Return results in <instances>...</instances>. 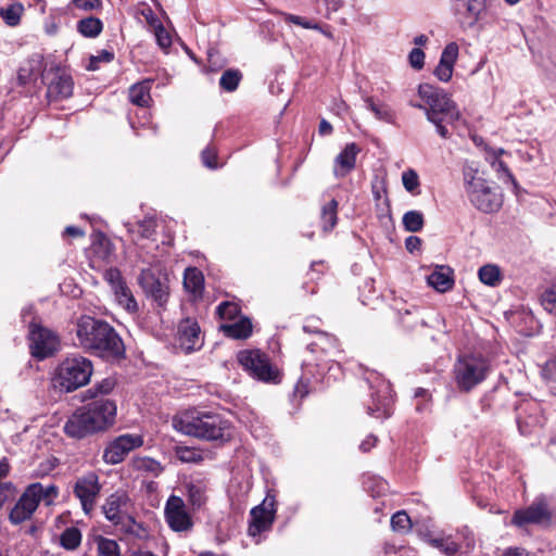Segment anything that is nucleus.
Wrapping results in <instances>:
<instances>
[{"mask_svg": "<svg viewBox=\"0 0 556 556\" xmlns=\"http://www.w3.org/2000/svg\"><path fill=\"white\" fill-rule=\"evenodd\" d=\"M427 282L438 292H447L454 286V271L448 266L438 265L428 275Z\"/></svg>", "mask_w": 556, "mask_h": 556, "instance_id": "5701e85b", "label": "nucleus"}, {"mask_svg": "<svg viewBox=\"0 0 556 556\" xmlns=\"http://www.w3.org/2000/svg\"><path fill=\"white\" fill-rule=\"evenodd\" d=\"M105 280L110 283L112 290L118 288V286H123L125 281L118 269L110 268L104 274Z\"/></svg>", "mask_w": 556, "mask_h": 556, "instance_id": "864d4df0", "label": "nucleus"}, {"mask_svg": "<svg viewBox=\"0 0 556 556\" xmlns=\"http://www.w3.org/2000/svg\"><path fill=\"white\" fill-rule=\"evenodd\" d=\"M177 456L184 463H198L202 458L199 452L189 447L179 448Z\"/></svg>", "mask_w": 556, "mask_h": 556, "instance_id": "603ef678", "label": "nucleus"}, {"mask_svg": "<svg viewBox=\"0 0 556 556\" xmlns=\"http://www.w3.org/2000/svg\"><path fill=\"white\" fill-rule=\"evenodd\" d=\"M338 202L331 199L321 207V225L324 231L328 232L333 229L338 220Z\"/></svg>", "mask_w": 556, "mask_h": 556, "instance_id": "c85d7f7f", "label": "nucleus"}, {"mask_svg": "<svg viewBox=\"0 0 556 556\" xmlns=\"http://www.w3.org/2000/svg\"><path fill=\"white\" fill-rule=\"evenodd\" d=\"M58 494L59 490L52 483L36 482L29 484L10 510L9 521L18 526L30 520L41 502L49 506L58 497Z\"/></svg>", "mask_w": 556, "mask_h": 556, "instance_id": "39448f33", "label": "nucleus"}, {"mask_svg": "<svg viewBox=\"0 0 556 556\" xmlns=\"http://www.w3.org/2000/svg\"><path fill=\"white\" fill-rule=\"evenodd\" d=\"M184 286L193 295H201L204 288L203 274L195 267L187 268L184 275Z\"/></svg>", "mask_w": 556, "mask_h": 556, "instance_id": "bb28decb", "label": "nucleus"}, {"mask_svg": "<svg viewBox=\"0 0 556 556\" xmlns=\"http://www.w3.org/2000/svg\"><path fill=\"white\" fill-rule=\"evenodd\" d=\"M430 123L435 126L438 134L442 138H448L450 137L448 129L443 125V123H446V117L445 116L439 117V122H430Z\"/></svg>", "mask_w": 556, "mask_h": 556, "instance_id": "69168bd1", "label": "nucleus"}, {"mask_svg": "<svg viewBox=\"0 0 556 556\" xmlns=\"http://www.w3.org/2000/svg\"><path fill=\"white\" fill-rule=\"evenodd\" d=\"M128 232L132 236V241L138 244L140 239H151L155 232L156 220L153 217H146L136 224H125Z\"/></svg>", "mask_w": 556, "mask_h": 556, "instance_id": "393cba45", "label": "nucleus"}, {"mask_svg": "<svg viewBox=\"0 0 556 556\" xmlns=\"http://www.w3.org/2000/svg\"><path fill=\"white\" fill-rule=\"evenodd\" d=\"M96 542L99 556H122L115 540L99 536Z\"/></svg>", "mask_w": 556, "mask_h": 556, "instance_id": "c9c22d12", "label": "nucleus"}, {"mask_svg": "<svg viewBox=\"0 0 556 556\" xmlns=\"http://www.w3.org/2000/svg\"><path fill=\"white\" fill-rule=\"evenodd\" d=\"M219 329L228 338L235 340H247L252 336L253 325L249 317L240 316L236 320L222 324Z\"/></svg>", "mask_w": 556, "mask_h": 556, "instance_id": "b1692460", "label": "nucleus"}, {"mask_svg": "<svg viewBox=\"0 0 556 556\" xmlns=\"http://www.w3.org/2000/svg\"><path fill=\"white\" fill-rule=\"evenodd\" d=\"M151 31H153L156 42L162 49H168L172 46V37L163 24H160V27H155Z\"/></svg>", "mask_w": 556, "mask_h": 556, "instance_id": "09e8293b", "label": "nucleus"}, {"mask_svg": "<svg viewBox=\"0 0 556 556\" xmlns=\"http://www.w3.org/2000/svg\"><path fill=\"white\" fill-rule=\"evenodd\" d=\"M132 466L135 469L140 471H148L157 476L162 471V466L159 462L153 458L143 456L136 457L132 459Z\"/></svg>", "mask_w": 556, "mask_h": 556, "instance_id": "e433bc0d", "label": "nucleus"}, {"mask_svg": "<svg viewBox=\"0 0 556 556\" xmlns=\"http://www.w3.org/2000/svg\"><path fill=\"white\" fill-rule=\"evenodd\" d=\"M81 538V532L78 528H66L60 535V545L67 551H74L80 545Z\"/></svg>", "mask_w": 556, "mask_h": 556, "instance_id": "473e14b6", "label": "nucleus"}, {"mask_svg": "<svg viewBox=\"0 0 556 556\" xmlns=\"http://www.w3.org/2000/svg\"><path fill=\"white\" fill-rule=\"evenodd\" d=\"M175 430L206 441H229L232 437L231 424L223 416L199 409H187L173 417Z\"/></svg>", "mask_w": 556, "mask_h": 556, "instance_id": "f03ea898", "label": "nucleus"}, {"mask_svg": "<svg viewBox=\"0 0 556 556\" xmlns=\"http://www.w3.org/2000/svg\"><path fill=\"white\" fill-rule=\"evenodd\" d=\"M152 83L153 80L146 79L134 84L128 92L130 102L138 106H148L152 101L150 93Z\"/></svg>", "mask_w": 556, "mask_h": 556, "instance_id": "a878e982", "label": "nucleus"}, {"mask_svg": "<svg viewBox=\"0 0 556 556\" xmlns=\"http://www.w3.org/2000/svg\"><path fill=\"white\" fill-rule=\"evenodd\" d=\"M317 3L321 2L327 12H336L338 11L342 5V0H316Z\"/></svg>", "mask_w": 556, "mask_h": 556, "instance_id": "338daca9", "label": "nucleus"}, {"mask_svg": "<svg viewBox=\"0 0 556 556\" xmlns=\"http://www.w3.org/2000/svg\"><path fill=\"white\" fill-rule=\"evenodd\" d=\"M371 191H372V195H374L375 200H377V201L384 200L386 203L388 202L387 187H386L384 180L377 179L376 181H374L372 186H371Z\"/></svg>", "mask_w": 556, "mask_h": 556, "instance_id": "5fc2aeb1", "label": "nucleus"}, {"mask_svg": "<svg viewBox=\"0 0 556 556\" xmlns=\"http://www.w3.org/2000/svg\"><path fill=\"white\" fill-rule=\"evenodd\" d=\"M430 543L448 556L455 555L459 549L458 544L454 542L451 538L432 539Z\"/></svg>", "mask_w": 556, "mask_h": 556, "instance_id": "79ce46f5", "label": "nucleus"}, {"mask_svg": "<svg viewBox=\"0 0 556 556\" xmlns=\"http://www.w3.org/2000/svg\"><path fill=\"white\" fill-rule=\"evenodd\" d=\"M139 285L159 306H164L169 296L167 278L157 276L152 268L142 269L138 278Z\"/></svg>", "mask_w": 556, "mask_h": 556, "instance_id": "dca6fc26", "label": "nucleus"}, {"mask_svg": "<svg viewBox=\"0 0 556 556\" xmlns=\"http://www.w3.org/2000/svg\"><path fill=\"white\" fill-rule=\"evenodd\" d=\"M466 9L467 14L472 20L471 24H475L485 8L486 0H457Z\"/></svg>", "mask_w": 556, "mask_h": 556, "instance_id": "ea45409f", "label": "nucleus"}, {"mask_svg": "<svg viewBox=\"0 0 556 556\" xmlns=\"http://www.w3.org/2000/svg\"><path fill=\"white\" fill-rule=\"evenodd\" d=\"M241 79V72L239 70L230 68L223 73L219 79V86L223 90L227 92H232L238 88Z\"/></svg>", "mask_w": 556, "mask_h": 556, "instance_id": "72a5a7b5", "label": "nucleus"}, {"mask_svg": "<svg viewBox=\"0 0 556 556\" xmlns=\"http://www.w3.org/2000/svg\"><path fill=\"white\" fill-rule=\"evenodd\" d=\"M128 503V496L125 493H113L111 494L103 505L102 509L108 520L114 525H119L126 517L129 521L132 519L125 514V507Z\"/></svg>", "mask_w": 556, "mask_h": 556, "instance_id": "412c9836", "label": "nucleus"}, {"mask_svg": "<svg viewBox=\"0 0 556 556\" xmlns=\"http://www.w3.org/2000/svg\"><path fill=\"white\" fill-rule=\"evenodd\" d=\"M28 339L30 353L38 359L52 356L60 349L58 334L36 323L29 325Z\"/></svg>", "mask_w": 556, "mask_h": 556, "instance_id": "f8f14e48", "label": "nucleus"}, {"mask_svg": "<svg viewBox=\"0 0 556 556\" xmlns=\"http://www.w3.org/2000/svg\"><path fill=\"white\" fill-rule=\"evenodd\" d=\"M483 151L485 161L496 173L498 179L505 182H511L514 186H517L516 179L510 173L507 164L502 160V156L508 155V152L503 148H493L488 144H483Z\"/></svg>", "mask_w": 556, "mask_h": 556, "instance_id": "6ab92c4d", "label": "nucleus"}, {"mask_svg": "<svg viewBox=\"0 0 556 556\" xmlns=\"http://www.w3.org/2000/svg\"><path fill=\"white\" fill-rule=\"evenodd\" d=\"M116 301L129 313H136L138 311V304L130 291V289L124 283L114 289Z\"/></svg>", "mask_w": 556, "mask_h": 556, "instance_id": "c756f323", "label": "nucleus"}, {"mask_svg": "<svg viewBox=\"0 0 556 556\" xmlns=\"http://www.w3.org/2000/svg\"><path fill=\"white\" fill-rule=\"evenodd\" d=\"M548 519V510L544 501H535L525 509H519L514 514L511 522L518 527L529 523H540Z\"/></svg>", "mask_w": 556, "mask_h": 556, "instance_id": "aec40b11", "label": "nucleus"}, {"mask_svg": "<svg viewBox=\"0 0 556 556\" xmlns=\"http://www.w3.org/2000/svg\"><path fill=\"white\" fill-rule=\"evenodd\" d=\"M201 156H202V162L206 167H208V168L217 167V162H216L217 155H216V151L213 148L207 147L206 149H204Z\"/></svg>", "mask_w": 556, "mask_h": 556, "instance_id": "4d7b16f0", "label": "nucleus"}, {"mask_svg": "<svg viewBox=\"0 0 556 556\" xmlns=\"http://www.w3.org/2000/svg\"><path fill=\"white\" fill-rule=\"evenodd\" d=\"M458 55L459 46L456 42L452 41L444 47L439 61L455 66Z\"/></svg>", "mask_w": 556, "mask_h": 556, "instance_id": "c03bdc74", "label": "nucleus"}, {"mask_svg": "<svg viewBox=\"0 0 556 556\" xmlns=\"http://www.w3.org/2000/svg\"><path fill=\"white\" fill-rule=\"evenodd\" d=\"M410 311H406L401 315V323L407 328H414L418 323L422 321L419 316H413Z\"/></svg>", "mask_w": 556, "mask_h": 556, "instance_id": "680f3d73", "label": "nucleus"}, {"mask_svg": "<svg viewBox=\"0 0 556 556\" xmlns=\"http://www.w3.org/2000/svg\"><path fill=\"white\" fill-rule=\"evenodd\" d=\"M103 24L98 17H86L78 22L77 29L84 36L88 38H94L102 31Z\"/></svg>", "mask_w": 556, "mask_h": 556, "instance_id": "7c9ffc66", "label": "nucleus"}, {"mask_svg": "<svg viewBox=\"0 0 556 556\" xmlns=\"http://www.w3.org/2000/svg\"><path fill=\"white\" fill-rule=\"evenodd\" d=\"M478 277L483 285L496 287L502 281V271L495 264H485L479 268Z\"/></svg>", "mask_w": 556, "mask_h": 556, "instance_id": "cd10ccee", "label": "nucleus"}, {"mask_svg": "<svg viewBox=\"0 0 556 556\" xmlns=\"http://www.w3.org/2000/svg\"><path fill=\"white\" fill-rule=\"evenodd\" d=\"M402 184L406 191L413 193L419 187V177L416 170L409 168L402 174Z\"/></svg>", "mask_w": 556, "mask_h": 556, "instance_id": "a18cd8bd", "label": "nucleus"}, {"mask_svg": "<svg viewBox=\"0 0 556 556\" xmlns=\"http://www.w3.org/2000/svg\"><path fill=\"white\" fill-rule=\"evenodd\" d=\"M75 345L103 358H118L124 355L122 339L106 321L81 316L75 325Z\"/></svg>", "mask_w": 556, "mask_h": 556, "instance_id": "f257e3e1", "label": "nucleus"}, {"mask_svg": "<svg viewBox=\"0 0 556 556\" xmlns=\"http://www.w3.org/2000/svg\"><path fill=\"white\" fill-rule=\"evenodd\" d=\"M189 500L193 506H201L204 503V493L200 486H189Z\"/></svg>", "mask_w": 556, "mask_h": 556, "instance_id": "6e6d98bb", "label": "nucleus"}, {"mask_svg": "<svg viewBox=\"0 0 556 556\" xmlns=\"http://www.w3.org/2000/svg\"><path fill=\"white\" fill-rule=\"evenodd\" d=\"M366 108L374 113L376 118L391 123L393 119V112L391 109L386 104H378L376 103L372 98L366 97L365 98Z\"/></svg>", "mask_w": 556, "mask_h": 556, "instance_id": "f704fd0d", "label": "nucleus"}, {"mask_svg": "<svg viewBox=\"0 0 556 556\" xmlns=\"http://www.w3.org/2000/svg\"><path fill=\"white\" fill-rule=\"evenodd\" d=\"M421 245V240L418 237L410 236L405 240V248L410 253L418 251Z\"/></svg>", "mask_w": 556, "mask_h": 556, "instance_id": "0e129e2a", "label": "nucleus"}, {"mask_svg": "<svg viewBox=\"0 0 556 556\" xmlns=\"http://www.w3.org/2000/svg\"><path fill=\"white\" fill-rule=\"evenodd\" d=\"M391 527L396 532H407L412 528V521L406 511L400 510L395 513L391 518Z\"/></svg>", "mask_w": 556, "mask_h": 556, "instance_id": "a19ab883", "label": "nucleus"}, {"mask_svg": "<svg viewBox=\"0 0 556 556\" xmlns=\"http://www.w3.org/2000/svg\"><path fill=\"white\" fill-rule=\"evenodd\" d=\"M143 442V437L140 434H122L105 447L103 459L106 464H119L131 451L141 447Z\"/></svg>", "mask_w": 556, "mask_h": 556, "instance_id": "2eb2a0df", "label": "nucleus"}, {"mask_svg": "<svg viewBox=\"0 0 556 556\" xmlns=\"http://www.w3.org/2000/svg\"><path fill=\"white\" fill-rule=\"evenodd\" d=\"M74 5L77 9L90 11L99 7V0H73Z\"/></svg>", "mask_w": 556, "mask_h": 556, "instance_id": "e2e57ef3", "label": "nucleus"}, {"mask_svg": "<svg viewBox=\"0 0 556 556\" xmlns=\"http://www.w3.org/2000/svg\"><path fill=\"white\" fill-rule=\"evenodd\" d=\"M100 492L99 477L93 471L78 477L73 486V493L79 500L81 509L86 515H90L94 509Z\"/></svg>", "mask_w": 556, "mask_h": 556, "instance_id": "4468645a", "label": "nucleus"}, {"mask_svg": "<svg viewBox=\"0 0 556 556\" xmlns=\"http://www.w3.org/2000/svg\"><path fill=\"white\" fill-rule=\"evenodd\" d=\"M420 103L410 102L413 108L425 111L429 122H439V117H446V124L453 125L460 117L456 103L442 88L428 83L420 84L417 88Z\"/></svg>", "mask_w": 556, "mask_h": 556, "instance_id": "20e7f679", "label": "nucleus"}, {"mask_svg": "<svg viewBox=\"0 0 556 556\" xmlns=\"http://www.w3.org/2000/svg\"><path fill=\"white\" fill-rule=\"evenodd\" d=\"M42 79L47 84V98L50 102L68 99L73 94L74 83L72 76L60 65L51 64L45 68Z\"/></svg>", "mask_w": 556, "mask_h": 556, "instance_id": "9b49d317", "label": "nucleus"}, {"mask_svg": "<svg viewBox=\"0 0 556 556\" xmlns=\"http://www.w3.org/2000/svg\"><path fill=\"white\" fill-rule=\"evenodd\" d=\"M377 443V438L375 435H368L359 445V450L363 453L369 452Z\"/></svg>", "mask_w": 556, "mask_h": 556, "instance_id": "774afa93", "label": "nucleus"}, {"mask_svg": "<svg viewBox=\"0 0 556 556\" xmlns=\"http://www.w3.org/2000/svg\"><path fill=\"white\" fill-rule=\"evenodd\" d=\"M116 405L110 400H96L78 408L65 422L64 431L71 438L80 439L105 430L114 424Z\"/></svg>", "mask_w": 556, "mask_h": 556, "instance_id": "7ed1b4c3", "label": "nucleus"}, {"mask_svg": "<svg viewBox=\"0 0 556 556\" xmlns=\"http://www.w3.org/2000/svg\"><path fill=\"white\" fill-rule=\"evenodd\" d=\"M454 66L439 61L433 71V75L442 83H447L452 79Z\"/></svg>", "mask_w": 556, "mask_h": 556, "instance_id": "de8ad7c7", "label": "nucleus"}, {"mask_svg": "<svg viewBox=\"0 0 556 556\" xmlns=\"http://www.w3.org/2000/svg\"><path fill=\"white\" fill-rule=\"evenodd\" d=\"M490 371L489 362L477 355H465L454 366L455 382L460 391L469 392L481 383Z\"/></svg>", "mask_w": 556, "mask_h": 556, "instance_id": "0eeeda50", "label": "nucleus"}, {"mask_svg": "<svg viewBox=\"0 0 556 556\" xmlns=\"http://www.w3.org/2000/svg\"><path fill=\"white\" fill-rule=\"evenodd\" d=\"M138 15L144 20V22L149 26L150 30H152L155 27H160V24H162V22L157 17V15L153 12V10L149 5H142L138 10Z\"/></svg>", "mask_w": 556, "mask_h": 556, "instance_id": "49530a36", "label": "nucleus"}, {"mask_svg": "<svg viewBox=\"0 0 556 556\" xmlns=\"http://www.w3.org/2000/svg\"><path fill=\"white\" fill-rule=\"evenodd\" d=\"M24 7L20 2L12 3L7 8H0V16L8 26L14 27L20 24Z\"/></svg>", "mask_w": 556, "mask_h": 556, "instance_id": "2f4dec72", "label": "nucleus"}, {"mask_svg": "<svg viewBox=\"0 0 556 556\" xmlns=\"http://www.w3.org/2000/svg\"><path fill=\"white\" fill-rule=\"evenodd\" d=\"M541 304L549 314H556V285L548 287L541 295Z\"/></svg>", "mask_w": 556, "mask_h": 556, "instance_id": "37998d69", "label": "nucleus"}, {"mask_svg": "<svg viewBox=\"0 0 556 556\" xmlns=\"http://www.w3.org/2000/svg\"><path fill=\"white\" fill-rule=\"evenodd\" d=\"M425 52L420 48H414L408 54V63L414 70L420 71L425 66Z\"/></svg>", "mask_w": 556, "mask_h": 556, "instance_id": "8fccbe9b", "label": "nucleus"}, {"mask_svg": "<svg viewBox=\"0 0 556 556\" xmlns=\"http://www.w3.org/2000/svg\"><path fill=\"white\" fill-rule=\"evenodd\" d=\"M177 341L186 353L199 350L203 340L198 321L191 318L182 319L177 328Z\"/></svg>", "mask_w": 556, "mask_h": 556, "instance_id": "a211bd4d", "label": "nucleus"}, {"mask_svg": "<svg viewBox=\"0 0 556 556\" xmlns=\"http://www.w3.org/2000/svg\"><path fill=\"white\" fill-rule=\"evenodd\" d=\"M217 315L226 323H230L240 317V307L232 302H223L216 308Z\"/></svg>", "mask_w": 556, "mask_h": 556, "instance_id": "58836bf2", "label": "nucleus"}, {"mask_svg": "<svg viewBox=\"0 0 556 556\" xmlns=\"http://www.w3.org/2000/svg\"><path fill=\"white\" fill-rule=\"evenodd\" d=\"M92 371V363L87 357L68 356L55 368L54 386L65 392L75 391L89 382Z\"/></svg>", "mask_w": 556, "mask_h": 556, "instance_id": "423d86ee", "label": "nucleus"}, {"mask_svg": "<svg viewBox=\"0 0 556 556\" xmlns=\"http://www.w3.org/2000/svg\"><path fill=\"white\" fill-rule=\"evenodd\" d=\"M283 18L286 22H289V23H292V24H295V25H299L303 28H306V29H318V25L316 23H313L308 20H305L301 16H298V15H293V14H289V13H283Z\"/></svg>", "mask_w": 556, "mask_h": 556, "instance_id": "3c124183", "label": "nucleus"}, {"mask_svg": "<svg viewBox=\"0 0 556 556\" xmlns=\"http://www.w3.org/2000/svg\"><path fill=\"white\" fill-rule=\"evenodd\" d=\"M370 393V403L367 404V414L377 418H388L392 414V389L389 381L377 372H370L366 378Z\"/></svg>", "mask_w": 556, "mask_h": 556, "instance_id": "6e6552de", "label": "nucleus"}, {"mask_svg": "<svg viewBox=\"0 0 556 556\" xmlns=\"http://www.w3.org/2000/svg\"><path fill=\"white\" fill-rule=\"evenodd\" d=\"M114 58V54L108 50H102L98 55L92 56L90 59V65L88 66V70L96 71L97 63L98 62H111Z\"/></svg>", "mask_w": 556, "mask_h": 556, "instance_id": "13d9d810", "label": "nucleus"}, {"mask_svg": "<svg viewBox=\"0 0 556 556\" xmlns=\"http://www.w3.org/2000/svg\"><path fill=\"white\" fill-rule=\"evenodd\" d=\"M239 364L253 378L264 382H277L278 371L275 369L268 356L260 350H243L237 355Z\"/></svg>", "mask_w": 556, "mask_h": 556, "instance_id": "9d476101", "label": "nucleus"}, {"mask_svg": "<svg viewBox=\"0 0 556 556\" xmlns=\"http://www.w3.org/2000/svg\"><path fill=\"white\" fill-rule=\"evenodd\" d=\"M403 225L407 231L417 232L424 227V215L419 211H408L403 216Z\"/></svg>", "mask_w": 556, "mask_h": 556, "instance_id": "4c0bfd02", "label": "nucleus"}, {"mask_svg": "<svg viewBox=\"0 0 556 556\" xmlns=\"http://www.w3.org/2000/svg\"><path fill=\"white\" fill-rule=\"evenodd\" d=\"M115 387V382L111 378L103 379L94 386L97 394H109Z\"/></svg>", "mask_w": 556, "mask_h": 556, "instance_id": "bf43d9fd", "label": "nucleus"}, {"mask_svg": "<svg viewBox=\"0 0 556 556\" xmlns=\"http://www.w3.org/2000/svg\"><path fill=\"white\" fill-rule=\"evenodd\" d=\"M165 519L169 528L176 532L189 531L192 528V520L187 513L185 502L176 495L168 497L165 505Z\"/></svg>", "mask_w": 556, "mask_h": 556, "instance_id": "f3484780", "label": "nucleus"}, {"mask_svg": "<svg viewBox=\"0 0 556 556\" xmlns=\"http://www.w3.org/2000/svg\"><path fill=\"white\" fill-rule=\"evenodd\" d=\"M467 193L472 205L483 213L497 212L503 204L498 188L481 177H472L467 182Z\"/></svg>", "mask_w": 556, "mask_h": 556, "instance_id": "1a4fd4ad", "label": "nucleus"}, {"mask_svg": "<svg viewBox=\"0 0 556 556\" xmlns=\"http://www.w3.org/2000/svg\"><path fill=\"white\" fill-rule=\"evenodd\" d=\"M359 148L356 143H348L344 149L336 156L333 162V175L337 178H343L350 174L356 165V156Z\"/></svg>", "mask_w": 556, "mask_h": 556, "instance_id": "4be33fe9", "label": "nucleus"}, {"mask_svg": "<svg viewBox=\"0 0 556 556\" xmlns=\"http://www.w3.org/2000/svg\"><path fill=\"white\" fill-rule=\"evenodd\" d=\"M276 500L267 495L264 501L251 509L248 533L255 538V543H260V535L268 531L275 520Z\"/></svg>", "mask_w": 556, "mask_h": 556, "instance_id": "ddd939ff", "label": "nucleus"}, {"mask_svg": "<svg viewBox=\"0 0 556 556\" xmlns=\"http://www.w3.org/2000/svg\"><path fill=\"white\" fill-rule=\"evenodd\" d=\"M543 376L549 381H556V358L548 361L543 368Z\"/></svg>", "mask_w": 556, "mask_h": 556, "instance_id": "052dcab7", "label": "nucleus"}]
</instances>
